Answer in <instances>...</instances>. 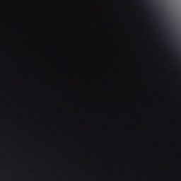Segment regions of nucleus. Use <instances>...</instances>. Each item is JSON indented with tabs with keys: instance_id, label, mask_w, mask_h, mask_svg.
<instances>
[{
	"instance_id": "1",
	"label": "nucleus",
	"mask_w": 181,
	"mask_h": 181,
	"mask_svg": "<svg viewBox=\"0 0 181 181\" xmlns=\"http://www.w3.org/2000/svg\"><path fill=\"white\" fill-rule=\"evenodd\" d=\"M159 16H160V18H162V15L159 14Z\"/></svg>"
}]
</instances>
